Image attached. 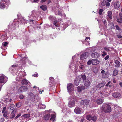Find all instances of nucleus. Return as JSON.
Returning a JSON list of instances; mask_svg holds the SVG:
<instances>
[{
    "mask_svg": "<svg viewBox=\"0 0 122 122\" xmlns=\"http://www.w3.org/2000/svg\"><path fill=\"white\" fill-rule=\"evenodd\" d=\"M102 111L105 113H109L111 111V108L110 106L106 104H103L102 107Z\"/></svg>",
    "mask_w": 122,
    "mask_h": 122,
    "instance_id": "nucleus-1",
    "label": "nucleus"
},
{
    "mask_svg": "<svg viewBox=\"0 0 122 122\" xmlns=\"http://www.w3.org/2000/svg\"><path fill=\"white\" fill-rule=\"evenodd\" d=\"M7 77L3 74L0 75V83H5L7 81Z\"/></svg>",
    "mask_w": 122,
    "mask_h": 122,
    "instance_id": "nucleus-2",
    "label": "nucleus"
},
{
    "mask_svg": "<svg viewBox=\"0 0 122 122\" xmlns=\"http://www.w3.org/2000/svg\"><path fill=\"white\" fill-rule=\"evenodd\" d=\"M9 0H2L0 4V8L1 9H3L5 7V5L9 3Z\"/></svg>",
    "mask_w": 122,
    "mask_h": 122,
    "instance_id": "nucleus-3",
    "label": "nucleus"
},
{
    "mask_svg": "<svg viewBox=\"0 0 122 122\" xmlns=\"http://www.w3.org/2000/svg\"><path fill=\"white\" fill-rule=\"evenodd\" d=\"M27 89V86H22L19 88L18 91L19 92H22L26 91Z\"/></svg>",
    "mask_w": 122,
    "mask_h": 122,
    "instance_id": "nucleus-4",
    "label": "nucleus"
},
{
    "mask_svg": "<svg viewBox=\"0 0 122 122\" xmlns=\"http://www.w3.org/2000/svg\"><path fill=\"white\" fill-rule=\"evenodd\" d=\"M26 73L24 72L20 71L18 76L17 78H18L20 79H21L23 78L26 75Z\"/></svg>",
    "mask_w": 122,
    "mask_h": 122,
    "instance_id": "nucleus-5",
    "label": "nucleus"
},
{
    "mask_svg": "<svg viewBox=\"0 0 122 122\" xmlns=\"http://www.w3.org/2000/svg\"><path fill=\"white\" fill-rule=\"evenodd\" d=\"M100 54L97 52H95L92 54L91 56L93 58H97L100 56Z\"/></svg>",
    "mask_w": 122,
    "mask_h": 122,
    "instance_id": "nucleus-6",
    "label": "nucleus"
},
{
    "mask_svg": "<svg viewBox=\"0 0 122 122\" xmlns=\"http://www.w3.org/2000/svg\"><path fill=\"white\" fill-rule=\"evenodd\" d=\"M85 82H84V89H87L90 86V81L88 80H85Z\"/></svg>",
    "mask_w": 122,
    "mask_h": 122,
    "instance_id": "nucleus-7",
    "label": "nucleus"
},
{
    "mask_svg": "<svg viewBox=\"0 0 122 122\" xmlns=\"http://www.w3.org/2000/svg\"><path fill=\"white\" fill-rule=\"evenodd\" d=\"M74 112L76 114H78L81 113V109L78 107H76L74 110Z\"/></svg>",
    "mask_w": 122,
    "mask_h": 122,
    "instance_id": "nucleus-8",
    "label": "nucleus"
},
{
    "mask_svg": "<svg viewBox=\"0 0 122 122\" xmlns=\"http://www.w3.org/2000/svg\"><path fill=\"white\" fill-rule=\"evenodd\" d=\"M75 102L74 100H72L69 102L68 105L69 107H71L75 106Z\"/></svg>",
    "mask_w": 122,
    "mask_h": 122,
    "instance_id": "nucleus-9",
    "label": "nucleus"
},
{
    "mask_svg": "<svg viewBox=\"0 0 122 122\" xmlns=\"http://www.w3.org/2000/svg\"><path fill=\"white\" fill-rule=\"evenodd\" d=\"M81 80V79L80 77H79L76 78L74 81V83L76 86H78L79 85Z\"/></svg>",
    "mask_w": 122,
    "mask_h": 122,
    "instance_id": "nucleus-10",
    "label": "nucleus"
},
{
    "mask_svg": "<svg viewBox=\"0 0 122 122\" xmlns=\"http://www.w3.org/2000/svg\"><path fill=\"white\" fill-rule=\"evenodd\" d=\"M119 19H117V21L118 22L119 24L122 23V13H120L119 14Z\"/></svg>",
    "mask_w": 122,
    "mask_h": 122,
    "instance_id": "nucleus-11",
    "label": "nucleus"
},
{
    "mask_svg": "<svg viewBox=\"0 0 122 122\" xmlns=\"http://www.w3.org/2000/svg\"><path fill=\"white\" fill-rule=\"evenodd\" d=\"M18 66L17 65H13L10 67L9 69V71H14L15 70L18 68Z\"/></svg>",
    "mask_w": 122,
    "mask_h": 122,
    "instance_id": "nucleus-12",
    "label": "nucleus"
},
{
    "mask_svg": "<svg viewBox=\"0 0 122 122\" xmlns=\"http://www.w3.org/2000/svg\"><path fill=\"white\" fill-rule=\"evenodd\" d=\"M74 87L73 85L71 83H69L67 85V89L68 91H71Z\"/></svg>",
    "mask_w": 122,
    "mask_h": 122,
    "instance_id": "nucleus-13",
    "label": "nucleus"
},
{
    "mask_svg": "<svg viewBox=\"0 0 122 122\" xmlns=\"http://www.w3.org/2000/svg\"><path fill=\"white\" fill-rule=\"evenodd\" d=\"M92 64L93 65H96L99 63V61L97 59H92Z\"/></svg>",
    "mask_w": 122,
    "mask_h": 122,
    "instance_id": "nucleus-14",
    "label": "nucleus"
},
{
    "mask_svg": "<svg viewBox=\"0 0 122 122\" xmlns=\"http://www.w3.org/2000/svg\"><path fill=\"white\" fill-rule=\"evenodd\" d=\"M112 96L115 98L119 97L120 96V94L119 92H114L112 94Z\"/></svg>",
    "mask_w": 122,
    "mask_h": 122,
    "instance_id": "nucleus-15",
    "label": "nucleus"
},
{
    "mask_svg": "<svg viewBox=\"0 0 122 122\" xmlns=\"http://www.w3.org/2000/svg\"><path fill=\"white\" fill-rule=\"evenodd\" d=\"M103 101L104 100L103 99L100 98L97 100L96 102L97 104L99 105L102 104Z\"/></svg>",
    "mask_w": 122,
    "mask_h": 122,
    "instance_id": "nucleus-16",
    "label": "nucleus"
},
{
    "mask_svg": "<svg viewBox=\"0 0 122 122\" xmlns=\"http://www.w3.org/2000/svg\"><path fill=\"white\" fill-rule=\"evenodd\" d=\"M49 82L50 86H52V85L54 81V79L53 77H50L49 79Z\"/></svg>",
    "mask_w": 122,
    "mask_h": 122,
    "instance_id": "nucleus-17",
    "label": "nucleus"
},
{
    "mask_svg": "<svg viewBox=\"0 0 122 122\" xmlns=\"http://www.w3.org/2000/svg\"><path fill=\"white\" fill-rule=\"evenodd\" d=\"M28 83H30V82L26 79H23L21 81V83L22 85H27Z\"/></svg>",
    "mask_w": 122,
    "mask_h": 122,
    "instance_id": "nucleus-18",
    "label": "nucleus"
},
{
    "mask_svg": "<svg viewBox=\"0 0 122 122\" xmlns=\"http://www.w3.org/2000/svg\"><path fill=\"white\" fill-rule=\"evenodd\" d=\"M114 7L115 8L117 9L120 7L119 2L118 1L116 2L114 5Z\"/></svg>",
    "mask_w": 122,
    "mask_h": 122,
    "instance_id": "nucleus-19",
    "label": "nucleus"
},
{
    "mask_svg": "<svg viewBox=\"0 0 122 122\" xmlns=\"http://www.w3.org/2000/svg\"><path fill=\"white\" fill-rule=\"evenodd\" d=\"M109 73L108 72H106L102 74V77L103 78H107L109 76Z\"/></svg>",
    "mask_w": 122,
    "mask_h": 122,
    "instance_id": "nucleus-20",
    "label": "nucleus"
},
{
    "mask_svg": "<svg viewBox=\"0 0 122 122\" xmlns=\"http://www.w3.org/2000/svg\"><path fill=\"white\" fill-rule=\"evenodd\" d=\"M107 16H108L109 18L111 19H112V12L111 11H109L107 13Z\"/></svg>",
    "mask_w": 122,
    "mask_h": 122,
    "instance_id": "nucleus-21",
    "label": "nucleus"
},
{
    "mask_svg": "<svg viewBox=\"0 0 122 122\" xmlns=\"http://www.w3.org/2000/svg\"><path fill=\"white\" fill-rule=\"evenodd\" d=\"M50 117V115L49 114H47L45 115L43 117L44 119L45 120H48Z\"/></svg>",
    "mask_w": 122,
    "mask_h": 122,
    "instance_id": "nucleus-22",
    "label": "nucleus"
},
{
    "mask_svg": "<svg viewBox=\"0 0 122 122\" xmlns=\"http://www.w3.org/2000/svg\"><path fill=\"white\" fill-rule=\"evenodd\" d=\"M40 8L44 11L46 10L47 9L46 6L45 5H43L41 6Z\"/></svg>",
    "mask_w": 122,
    "mask_h": 122,
    "instance_id": "nucleus-23",
    "label": "nucleus"
},
{
    "mask_svg": "<svg viewBox=\"0 0 122 122\" xmlns=\"http://www.w3.org/2000/svg\"><path fill=\"white\" fill-rule=\"evenodd\" d=\"M92 116L90 115H87L86 117V119L90 121L92 119Z\"/></svg>",
    "mask_w": 122,
    "mask_h": 122,
    "instance_id": "nucleus-24",
    "label": "nucleus"
},
{
    "mask_svg": "<svg viewBox=\"0 0 122 122\" xmlns=\"http://www.w3.org/2000/svg\"><path fill=\"white\" fill-rule=\"evenodd\" d=\"M56 117L55 115L54 114H53L51 115V117L50 118V120L53 121V122H54L55 121V118Z\"/></svg>",
    "mask_w": 122,
    "mask_h": 122,
    "instance_id": "nucleus-25",
    "label": "nucleus"
},
{
    "mask_svg": "<svg viewBox=\"0 0 122 122\" xmlns=\"http://www.w3.org/2000/svg\"><path fill=\"white\" fill-rule=\"evenodd\" d=\"M115 62L116 65H115V66L117 67H119L120 65V62L117 60H116L115 61Z\"/></svg>",
    "mask_w": 122,
    "mask_h": 122,
    "instance_id": "nucleus-26",
    "label": "nucleus"
},
{
    "mask_svg": "<svg viewBox=\"0 0 122 122\" xmlns=\"http://www.w3.org/2000/svg\"><path fill=\"white\" fill-rule=\"evenodd\" d=\"M118 71V70H117L116 69L114 70L113 72V75L115 76L117 75Z\"/></svg>",
    "mask_w": 122,
    "mask_h": 122,
    "instance_id": "nucleus-27",
    "label": "nucleus"
},
{
    "mask_svg": "<svg viewBox=\"0 0 122 122\" xmlns=\"http://www.w3.org/2000/svg\"><path fill=\"white\" fill-rule=\"evenodd\" d=\"M83 86H82L80 87V86H78L77 87V89L78 91V92H80L82 90L84 89L83 88Z\"/></svg>",
    "mask_w": 122,
    "mask_h": 122,
    "instance_id": "nucleus-28",
    "label": "nucleus"
},
{
    "mask_svg": "<svg viewBox=\"0 0 122 122\" xmlns=\"http://www.w3.org/2000/svg\"><path fill=\"white\" fill-rule=\"evenodd\" d=\"M26 58L25 57H23L21 58L20 60L21 63H22V64L24 63L25 61Z\"/></svg>",
    "mask_w": 122,
    "mask_h": 122,
    "instance_id": "nucleus-29",
    "label": "nucleus"
},
{
    "mask_svg": "<svg viewBox=\"0 0 122 122\" xmlns=\"http://www.w3.org/2000/svg\"><path fill=\"white\" fill-rule=\"evenodd\" d=\"M38 106L40 107V108L42 109H44L46 108V106L42 104L41 105L40 104L38 105Z\"/></svg>",
    "mask_w": 122,
    "mask_h": 122,
    "instance_id": "nucleus-30",
    "label": "nucleus"
},
{
    "mask_svg": "<svg viewBox=\"0 0 122 122\" xmlns=\"http://www.w3.org/2000/svg\"><path fill=\"white\" fill-rule=\"evenodd\" d=\"M92 120L93 121L95 122L97 119V117L95 116H94L92 117Z\"/></svg>",
    "mask_w": 122,
    "mask_h": 122,
    "instance_id": "nucleus-31",
    "label": "nucleus"
},
{
    "mask_svg": "<svg viewBox=\"0 0 122 122\" xmlns=\"http://www.w3.org/2000/svg\"><path fill=\"white\" fill-rule=\"evenodd\" d=\"M23 117L24 118H28L30 116V114H27L23 115Z\"/></svg>",
    "mask_w": 122,
    "mask_h": 122,
    "instance_id": "nucleus-32",
    "label": "nucleus"
},
{
    "mask_svg": "<svg viewBox=\"0 0 122 122\" xmlns=\"http://www.w3.org/2000/svg\"><path fill=\"white\" fill-rule=\"evenodd\" d=\"M53 24L56 27H59V25L57 23V21L56 20H55L54 21Z\"/></svg>",
    "mask_w": 122,
    "mask_h": 122,
    "instance_id": "nucleus-33",
    "label": "nucleus"
},
{
    "mask_svg": "<svg viewBox=\"0 0 122 122\" xmlns=\"http://www.w3.org/2000/svg\"><path fill=\"white\" fill-rule=\"evenodd\" d=\"M15 107V105L13 104H12L10 106V109L12 110L14 109Z\"/></svg>",
    "mask_w": 122,
    "mask_h": 122,
    "instance_id": "nucleus-34",
    "label": "nucleus"
},
{
    "mask_svg": "<svg viewBox=\"0 0 122 122\" xmlns=\"http://www.w3.org/2000/svg\"><path fill=\"white\" fill-rule=\"evenodd\" d=\"M89 100H84V104L86 105L88 104Z\"/></svg>",
    "mask_w": 122,
    "mask_h": 122,
    "instance_id": "nucleus-35",
    "label": "nucleus"
},
{
    "mask_svg": "<svg viewBox=\"0 0 122 122\" xmlns=\"http://www.w3.org/2000/svg\"><path fill=\"white\" fill-rule=\"evenodd\" d=\"M89 55V53L88 52H86L84 53V58L88 57Z\"/></svg>",
    "mask_w": 122,
    "mask_h": 122,
    "instance_id": "nucleus-36",
    "label": "nucleus"
},
{
    "mask_svg": "<svg viewBox=\"0 0 122 122\" xmlns=\"http://www.w3.org/2000/svg\"><path fill=\"white\" fill-rule=\"evenodd\" d=\"M102 21L104 25L105 26H106L107 25L106 20L105 19H104V20H102Z\"/></svg>",
    "mask_w": 122,
    "mask_h": 122,
    "instance_id": "nucleus-37",
    "label": "nucleus"
},
{
    "mask_svg": "<svg viewBox=\"0 0 122 122\" xmlns=\"http://www.w3.org/2000/svg\"><path fill=\"white\" fill-rule=\"evenodd\" d=\"M80 105L82 106V107H84V101L82 100L81 101L80 103Z\"/></svg>",
    "mask_w": 122,
    "mask_h": 122,
    "instance_id": "nucleus-38",
    "label": "nucleus"
},
{
    "mask_svg": "<svg viewBox=\"0 0 122 122\" xmlns=\"http://www.w3.org/2000/svg\"><path fill=\"white\" fill-rule=\"evenodd\" d=\"M104 50L106 51H110L109 48L107 47H104Z\"/></svg>",
    "mask_w": 122,
    "mask_h": 122,
    "instance_id": "nucleus-39",
    "label": "nucleus"
},
{
    "mask_svg": "<svg viewBox=\"0 0 122 122\" xmlns=\"http://www.w3.org/2000/svg\"><path fill=\"white\" fill-rule=\"evenodd\" d=\"M117 30L119 31L121 30V29L120 28L119 26L117 25H116L115 26Z\"/></svg>",
    "mask_w": 122,
    "mask_h": 122,
    "instance_id": "nucleus-40",
    "label": "nucleus"
},
{
    "mask_svg": "<svg viewBox=\"0 0 122 122\" xmlns=\"http://www.w3.org/2000/svg\"><path fill=\"white\" fill-rule=\"evenodd\" d=\"M8 43L7 42H3L2 43V46L4 47H5L7 46Z\"/></svg>",
    "mask_w": 122,
    "mask_h": 122,
    "instance_id": "nucleus-41",
    "label": "nucleus"
},
{
    "mask_svg": "<svg viewBox=\"0 0 122 122\" xmlns=\"http://www.w3.org/2000/svg\"><path fill=\"white\" fill-rule=\"evenodd\" d=\"M103 11V10L100 9L99 10V13L100 15H102V13Z\"/></svg>",
    "mask_w": 122,
    "mask_h": 122,
    "instance_id": "nucleus-42",
    "label": "nucleus"
},
{
    "mask_svg": "<svg viewBox=\"0 0 122 122\" xmlns=\"http://www.w3.org/2000/svg\"><path fill=\"white\" fill-rule=\"evenodd\" d=\"M89 41H84V44H85L86 45H89Z\"/></svg>",
    "mask_w": 122,
    "mask_h": 122,
    "instance_id": "nucleus-43",
    "label": "nucleus"
},
{
    "mask_svg": "<svg viewBox=\"0 0 122 122\" xmlns=\"http://www.w3.org/2000/svg\"><path fill=\"white\" fill-rule=\"evenodd\" d=\"M3 114V116H4L6 118H7V112H5Z\"/></svg>",
    "mask_w": 122,
    "mask_h": 122,
    "instance_id": "nucleus-44",
    "label": "nucleus"
},
{
    "mask_svg": "<svg viewBox=\"0 0 122 122\" xmlns=\"http://www.w3.org/2000/svg\"><path fill=\"white\" fill-rule=\"evenodd\" d=\"M6 107H3L2 112V113H3L4 112H6Z\"/></svg>",
    "mask_w": 122,
    "mask_h": 122,
    "instance_id": "nucleus-45",
    "label": "nucleus"
},
{
    "mask_svg": "<svg viewBox=\"0 0 122 122\" xmlns=\"http://www.w3.org/2000/svg\"><path fill=\"white\" fill-rule=\"evenodd\" d=\"M107 54V53L105 51H103L102 53V55L103 56H104Z\"/></svg>",
    "mask_w": 122,
    "mask_h": 122,
    "instance_id": "nucleus-46",
    "label": "nucleus"
},
{
    "mask_svg": "<svg viewBox=\"0 0 122 122\" xmlns=\"http://www.w3.org/2000/svg\"><path fill=\"white\" fill-rule=\"evenodd\" d=\"M39 0H34L32 1V3H38L39 1Z\"/></svg>",
    "mask_w": 122,
    "mask_h": 122,
    "instance_id": "nucleus-47",
    "label": "nucleus"
},
{
    "mask_svg": "<svg viewBox=\"0 0 122 122\" xmlns=\"http://www.w3.org/2000/svg\"><path fill=\"white\" fill-rule=\"evenodd\" d=\"M84 57V54H81V55L80 56V58L81 60H83Z\"/></svg>",
    "mask_w": 122,
    "mask_h": 122,
    "instance_id": "nucleus-48",
    "label": "nucleus"
},
{
    "mask_svg": "<svg viewBox=\"0 0 122 122\" xmlns=\"http://www.w3.org/2000/svg\"><path fill=\"white\" fill-rule=\"evenodd\" d=\"M79 67L80 70L81 71V70H83L84 68V66L83 65H81Z\"/></svg>",
    "mask_w": 122,
    "mask_h": 122,
    "instance_id": "nucleus-49",
    "label": "nucleus"
},
{
    "mask_svg": "<svg viewBox=\"0 0 122 122\" xmlns=\"http://www.w3.org/2000/svg\"><path fill=\"white\" fill-rule=\"evenodd\" d=\"M19 97L21 99H23L24 98V96L22 95H19Z\"/></svg>",
    "mask_w": 122,
    "mask_h": 122,
    "instance_id": "nucleus-50",
    "label": "nucleus"
},
{
    "mask_svg": "<svg viewBox=\"0 0 122 122\" xmlns=\"http://www.w3.org/2000/svg\"><path fill=\"white\" fill-rule=\"evenodd\" d=\"M49 18L50 20L53 21L54 18L53 17L51 16L49 17Z\"/></svg>",
    "mask_w": 122,
    "mask_h": 122,
    "instance_id": "nucleus-51",
    "label": "nucleus"
},
{
    "mask_svg": "<svg viewBox=\"0 0 122 122\" xmlns=\"http://www.w3.org/2000/svg\"><path fill=\"white\" fill-rule=\"evenodd\" d=\"M16 106L18 107H19L21 106V104L20 103H18L17 104Z\"/></svg>",
    "mask_w": 122,
    "mask_h": 122,
    "instance_id": "nucleus-52",
    "label": "nucleus"
},
{
    "mask_svg": "<svg viewBox=\"0 0 122 122\" xmlns=\"http://www.w3.org/2000/svg\"><path fill=\"white\" fill-rule=\"evenodd\" d=\"M91 63H92V60H91V61L89 60L87 62V64L88 65H90L91 64Z\"/></svg>",
    "mask_w": 122,
    "mask_h": 122,
    "instance_id": "nucleus-53",
    "label": "nucleus"
},
{
    "mask_svg": "<svg viewBox=\"0 0 122 122\" xmlns=\"http://www.w3.org/2000/svg\"><path fill=\"white\" fill-rule=\"evenodd\" d=\"M102 83H100L97 86V87H99V88H101V87L103 86H102Z\"/></svg>",
    "mask_w": 122,
    "mask_h": 122,
    "instance_id": "nucleus-54",
    "label": "nucleus"
},
{
    "mask_svg": "<svg viewBox=\"0 0 122 122\" xmlns=\"http://www.w3.org/2000/svg\"><path fill=\"white\" fill-rule=\"evenodd\" d=\"M90 38L89 37H87L85 39V40L86 41H88L90 39Z\"/></svg>",
    "mask_w": 122,
    "mask_h": 122,
    "instance_id": "nucleus-55",
    "label": "nucleus"
},
{
    "mask_svg": "<svg viewBox=\"0 0 122 122\" xmlns=\"http://www.w3.org/2000/svg\"><path fill=\"white\" fill-rule=\"evenodd\" d=\"M38 74H34L33 75H32V76H34L35 77H38Z\"/></svg>",
    "mask_w": 122,
    "mask_h": 122,
    "instance_id": "nucleus-56",
    "label": "nucleus"
},
{
    "mask_svg": "<svg viewBox=\"0 0 122 122\" xmlns=\"http://www.w3.org/2000/svg\"><path fill=\"white\" fill-rule=\"evenodd\" d=\"M109 56L108 55L104 59L105 60H107L109 58Z\"/></svg>",
    "mask_w": 122,
    "mask_h": 122,
    "instance_id": "nucleus-57",
    "label": "nucleus"
},
{
    "mask_svg": "<svg viewBox=\"0 0 122 122\" xmlns=\"http://www.w3.org/2000/svg\"><path fill=\"white\" fill-rule=\"evenodd\" d=\"M110 5V3L108 2H107L106 3V6L107 7L109 6Z\"/></svg>",
    "mask_w": 122,
    "mask_h": 122,
    "instance_id": "nucleus-58",
    "label": "nucleus"
},
{
    "mask_svg": "<svg viewBox=\"0 0 122 122\" xmlns=\"http://www.w3.org/2000/svg\"><path fill=\"white\" fill-rule=\"evenodd\" d=\"M21 115L20 113L18 114L17 116L15 117V118L16 119H17L18 117L20 116Z\"/></svg>",
    "mask_w": 122,
    "mask_h": 122,
    "instance_id": "nucleus-59",
    "label": "nucleus"
},
{
    "mask_svg": "<svg viewBox=\"0 0 122 122\" xmlns=\"http://www.w3.org/2000/svg\"><path fill=\"white\" fill-rule=\"evenodd\" d=\"M15 116V115L13 114L10 117V118L11 119H12L14 118Z\"/></svg>",
    "mask_w": 122,
    "mask_h": 122,
    "instance_id": "nucleus-60",
    "label": "nucleus"
},
{
    "mask_svg": "<svg viewBox=\"0 0 122 122\" xmlns=\"http://www.w3.org/2000/svg\"><path fill=\"white\" fill-rule=\"evenodd\" d=\"M81 77L82 78L83 80L84 81V74H81Z\"/></svg>",
    "mask_w": 122,
    "mask_h": 122,
    "instance_id": "nucleus-61",
    "label": "nucleus"
},
{
    "mask_svg": "<svg viewBox=\"0 0 122 122\" xmlns=\"http://www.w3.org/2000/svg\"><path fill=\"white\" fill-rule=\"evenodd\" d=\"M0 120L1 122H3L5 121V119L4 118H2L0 119Z\"/></svg>",
    "mask_w": 122,
    "mask_h": 122,
    "instance_id": "nucleus-62",
    "label": "nucleus"
},
{
    "mask_svg": "<svg viewBox=\"0 0 122 122\" xmlns=\"http://www.w3.org/2000/svg\"><path fill=\"white\" fill-rule=\"evenodd\" d=\"M111 83V81H109L108 83L106 84V86H109V84Z\"/></svg>",
    "mask_w": 122,
    "mask_h": 122,
    "instance_id": "nucleus-63",
    "label": "nucleus"
},
{
    "mask_svg": "<svg viewBox=\"0 0 122 122\" xmlns=\"http://www.w3.org/2000/svg\"><path fill=\"white\" fill-rule=\"evenodd\" d=\"M62 13L61 12V11H58V15H62Z\"/></svg>",
    "mask_w": 122,
    "mask_h": 122,
    "instance_id": "nucleus-64",
    "label": "nucleus"
}]
</instances>
